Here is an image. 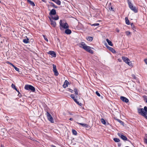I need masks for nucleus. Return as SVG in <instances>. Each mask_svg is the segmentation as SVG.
Segmentation results:
<instances>
[{"label":"nucleus","instance_id":"f257e3e1","mask_svg":"<svg viewBox=\"0 0 147 147\" xmlns=\"http://www.w3.org/2000/svg\"><path fill=\"white\" fill-rule=\"evenodd\" d=\"M60 27L61 29V28L65 29H67L69 28V26L67 23L64 21L61 20L59 22Z\"/></svg>","mask_w":147,"mask_h":147},{"label":"nucleus","instance_id":"f03ea898","mask_svg":"<svg viewBox=\"0 0 147 147\" xmlns=\"http://www.w3.org/2000/svg\"><path fill=\"white\" fill-rule=\"evenodd\" d=\"M80 45L81 46L80 47L83 48L87 51L91 53H93L92 50L90 49V47L87 46L84 42H81L80 44Z\"/></svg>","mask_w":147,"mask_h":147},{"label":"nucleus","instance_id":"7ed1b4c3","mask_svg":"<svg viewBox=\"0 0 147 147\" xmlns=\"http://www.w3.org/2000/svg\"><path fill=\"white\" fill-rule=\"evenodd\" d=\"M138 113L144 116L147 119V112H144V109L142 108H140L138 109Z\"/></svg>","mask_w":147,"mask_h":147},{"label":"nucleus","instance_id":"20e7f679","mask_svg":"<svg viewBox=\"0 0 147 147\" xmlns=\"http://www.w3.org/2000/svg\"><path fill=\"white\" fill-rule=\"evenodd\" d=\"M122 59L124 62L130 66H131L132 63L130 60L127 57H122Z\"/></svg>","mask_w":147,"mask_h":147},{"label":"nucleus","instance_id":"39448f33","mask_svg":"<svg viewBox=\"0 0 147 147\" xmlns=\"http://www.w3.org/2000/svg\"><path fill=\"white\" fill-rule=\"evenodd\" d=\"M24 88L26 90H31L33 92H34L35 90V88L33 86L30 85H25Z\"/></svg>","mask_w":147,"mask_h":147},{"label":"nucleus","instance_id":"423d86ee","mask_svg":"<svg viewBox=\"0 0 147 147\" xmlns=\"http://www.w3.org/2000/svg\"><path fill=\"white\" fill-rule=\"evenodd\" d=\"M128 4L129 7L131 10L134 11L135 13L137 12V10L136 9V7H135L134 6L132 3L128 1Z\"/></svg>","mask_w":147,"mask_h":147},{"label":"nucleus","instance_id":"0eeeda50","mask_svg":"<svg viewBox=\"0 0 147 147\" xmlns=\"http://www.w3.org/2000/svg\"><path fill=\"white\" fill-rule=\"evenodd\" d=\"M48 120L52 123H53L54 121L53 118L52 117L51 115L48 112L46 113Z\"/></svg>","mask_w":147,"mask_h":147},{"label":"nucleus","instance_id":"6e6552de","mask_svg":"<svg viewBox=\"0 0 147 147\" xmlns=\"http://www.w3.org/2000/svg\"><path fill=\"white\" fill-rule=\"evenodd\" d=\"M118 135L120 137L122 140H127V137L124 136L122 134L120 133H118Z\"/></svg>","mask_w":147,"mask_h":147},{"label":"nucleus","instance_id":"1a4fd4ad","mask_svg":"<svg viewBox=\"0 0 147 147\" xmlns=\"http://www.w3.org/2000/svg\"><path fill=\"white\" fill-rule=\"evenodd\" d=\"M121 99L123 102L127 103L129 102L128 99L125 97L124 96H121L120 97Z\"/></svg>","mask_w":147,"mask_h":147},{"label":"nucleus","instance_id":"9d476101","mask_svg":"<svg viewBox=\"0 0 147 147\" xmlns=\"http://www.w3.org/2000/svg\"><path fill=\"white\" fill-rule=\"evenodd\" d=\"M51 25L54 27H55L56 25V22L55 20H53V19H50Z\"/></svg>","mask_w":147,"mask_h":147},{"label":"nucleus","instance_id":"9b49d317","mask_svg":"<svg viewBox=\"0 0 147 147\" xmlns=\"http://www.w3.org/2000/svg\"><path fill=\"white\" fill-rule=\"evenodd\" d=\"M49 18L50 19H53V20H58L59 18V17L57 15L55 16H52L51 17H49Z\"/></svg>","mask_w":147,"mask_h":147},{"label":"nucleus","instance_id":"f8f14e48","mask_svg":"<svg viewBox=\"0 0 147 147\" xmlns=\"http://www.w3.org/2000/svg\"><path fill=\"white\" fill-rule=\"evenodd\" d=\"M56 11L55 9H52L50 11L49 14L50 15H55L56 14Z\"/></svg>","mask_w":147,"mask_h":147},{"label":"nucleus","instance_id":"ddd939ff","mask_svg":"<svg viewBox=\"0 0 147 147\" xmlns=\"http://www.w3.org/2000/svg\"><path fill=\"white\" fill-rule=\"evenodd\" d=\"M49 53L53 57H55L56 56V54L53 51H50L49 52Z\"/></svg>","mask_w":147,"mask_h":147},{"label":"nucleus","instance_id":"4468645a","mask_svg":"<svg viewBox=\"0 0 147 147\" xmlns=\"http://www.w3.org/2000/svg\"><path fill=\"white\" fill-rule=\"evenodd\" d=\"M69 82L67 80H65L64 82V84L63 85V87L64 88H65L68 86V83Z\"/></svg>","mask_w":147,"mask_h":147},{"label":"nucleus","instance_id":"2eb2a0df","mask_svg":"<svg viewBox=\"0 0 147 147\" xmlns=\"http://www.w3.org/2000/svg\"><path fill=\"white\" fill-rule=\"evenodd\" d=\"M65 33L67 34H69L71 32V30H70L67 29H66L65 30Z\"/></svg>","mask_w":147,"mask_h":147},{"label":"nucleus","instance_id":"dca6fc26","mask_svg":"<svg viewBox=\"0 0 147 147\" xmlns=\"http://www.w3.org/2000/svg\"><path fill=\"white\" fill-rule=\"evenodd\" d=\"M29 39L26 37V38L24 39L23 42L25 43H29Z\"/></svg>","mask_w":147,"mask_h":147},{"label":"nucleus","instance_id":"f3484780","mask_svg":"<svg viewBox=\"0 0 147 147\" xmlns=\"http://www.w3.org/2000/svg\"><path fill=\"white\" fill-rule=\"evenodd\" d=\"M106 40L107 42L108 43V44L109 45L111 46H113V44H112V42L111 41L109 40L108 39H107Z\"/></svg>","mask_w":147,"mask_h":147},{"label":"nucleus","instance_id":"a211bd4d","mask_svg":"<svg viewBox=\"0 0 147 147\" xmlns=\"http://www.w3.org/2000/svg\"><path fill=\"white\" fill-rule=\"evenodd\" d=\"M27 1L31 5L34 6H35V4L34 2L30 0H27Z\"/></svg>","mask_w":147,"mask_h":147},{"label":"nucleus","instance_id":"6ab92c4d","mask_svg":"<svg viewBox=\"0 0 147 147\" xmlns=\"http://www.w3.org/2000/svg\"><path fill=\"white\" fill-rule=\"evenodd\" d=\"M79 124L82 126L83 127H88V125L85 124V123H79Z\"/></svg>","mask_w":147,"mask_h":147},{"label":"nucleus","instance_id":"aec40b11","mask_svg":"<svg viewBox=\"0 0 147 147\" xmlns=\"http://www.w3.org/2000/svg\"><path fill=\"white\" fill-rule=\"evenodd\" d=\"M87 40L89 41H91L93 40V37L90 36H88L86 38Z\"/></svg>","mask_w":147,"mask_h":147},{"label":"nucleus","instance_id":"412c9836","mask_svg":"<svg viewBox=\"0 0 147 147\" xmlns=\"http://www.w3.org/2000/svg\"><path fill=\"white\" fill-rule=\"evenodd\" d=\"M58 5H60L61 4V1L59 0H55L54 1Z\"/></svg>","mask_w":147,"mask_h":147},{"label":"nucleus","instance_id":"4be33fe9","mask_svg":"<svg viewBox=\"0 0 147 147\" xmlns=\"http://www.w3.org/2000/svg\"><path fill=\"white\" fill-rule=\"evenodd\" d=\"M125 22L126 24L127 25L129 24V20L127 18L125 17Z\"/></svg>","mask_w":147,"mask_h":147},{"label":"nucleus","instance_id":"5701e85b","mask_svg":"<svg viewBox=\"0 0 147 147\" xmlns=\"http://www.w3.org/2000/svg\"><path fill=\"white\" fill-rule=\"evenodd\" d=\"M101 121L103 124L104 125H106V121L103 119L102 118L101 119Z\"/></svg>","mask_w":147,"mask_h":147},{"label":"nucleus","instance_id":"b1692460","mask_svg":"<svg viewBox=\"0 0 147 147\" xmlns=\"http://www.w3.org/2000/svg\"><path fill=\"white\" fill-rule=\"evenodd\" d=\"M74 101L78 105H79L81 106L82 105V103H80L76 99V100H74Z\"/></svg>","mask_w":147,"mask_h":147},{"label":"nucleus","instance_id":"393cba45","mask_svg":"<svg viewBox=\"0 0 147 147\" xmlns=\"http://www.w3.org/2000/svg\"><path fill=\"white\" fill-rule=\"evenodd\" d=\"M72 132L73 134L75 135H76L77 134V133L76 131V130H75L72 129Z\"/></svg>","mask_w":147,"mask_h":147},{"label":"nucleus","instance_id":"a878e982","mask_svg":"<svg viewBox=\"0 0 147 147\" xmlns=\"http://www.w3.org/2000/svg\"><path fill=\"white\" fill-rule=\"evenodd\" d=\"M113 140L116 142H119L120 141V140L117 138H115Z\"/></svg>","mask_w":147,"mask_h":147},{"label":"nucleus","instance_id":"bb28decb","mask_svg":"<svg viewBox=\"0 0 147 147\" xmlns=\"http://www.w3.org/2000/svg\"><path fill=\"white\" fill-rule=\"evenodd\" d=\"M74 91L75 92V94L76 95H78V90L76 88H75L74 89Z\"/></svg>","mask_w":147,"mask_h":147},{"label":"nucleus","instance_id":"cd10ccee","mask_svg":"<svg viewBox=\"0 0 147 147\" xmlns=\"http://www.w3.org/2000/svg\"><path fill=\"white\" fill-rule=\"evenodd\" d=\"M53 71H54L55 70H57V69H56V66L54 65H53Z\"/></svg>","mask_w":147,"mask_h":147},{"label":"nucleus","instance_id":"c85d7f7f","mask_svg":"<svg viewBox=\"0 0 147 147\" xmlns=\"http://www.w3.org/2000/svg\"><path fill=\"white\" fill-rule=\"evenodd\" d=\"M53 71L55 75L56 76H57L59 74V73H58V71H57V70H55Z\"/></svg>","mask_w":147,"mask_h":147},{"label":"nucleus","instance_id":"c756f323","mask_svg":"<svg viewBox=\"0 0 147 147\" xmlns=\"http://www.w3.org/2000/svg\"><path fill=\"white\" fill-rule=\"evenodd\" d=\"M109 49L113 53L115 52V50L111 47H109Z\"/></svg>","mask_w":147,"mask_h":147},{"label":"nucleus","instance_id":"7c9ffc66","mask_svg":"<svg viewBox=\"0 0 147 147\" xmlns=\"http://www.w3.org/2000/svg\"><path fill=\"white\" fill-rule=\"evenodd\" d=\"M118 121L121 124L123 125V122H122V121H121L120 120L117 119Z\"/></svg>","mask_w":147,"mask_h":147},{"label":"nucleus","instance_id":"2f4dec72","mask_svg":"<svg viewBox=\"0 0 147 147\" xmlns=\"http://www.w3.org/2000/svg\"><path fill=\"white\" fill-rule=\"evenodd\" d=\"M70 96L72 99H73L74 100L76 99L75 98V97L74 94H71Z\"/></svg>","mask_w":147,"mask_h":147},{"label":"nucleus","instance_id":"473e14b6","mask_svg":"<svg viewBox=\"0 0 147 147\" xmlns=\"http://www.w3.org/2000/svg\"><path fill=\"white\" fill-rule=\"evenodd\" d=\"M13 67L16 71H19V69L16 67L15 66H13Z\"/></svg>","mask_w":147,"mask_h":147},{"label":"nucleus","instance_id":"72a5a7b5","mask_svg":"<svg viewBox=\"0 0 147 147\" xmlns=\"http://www.w3.org/2000/svg\"><path fill=\"white\" fill-rule=\"evenodd\" d=\"M125 33H126V34L127 36H128V35H130L131 34V33L130 32L127 31H126L125 32Z\"/></svg>","mask_w":147,"mask_h":147},{"label":"nucleus","instance_id":"f704fd0d","mask_svg":"<svg viewBox=\"0 0 147 147\" xmlns=\"http://www.w3.org/2000/svg\"><path fill=\"white\" fill-rule=\"evenodd\" d=\"M43 36L44 38V39L47 42L48 41V40L47 38L44 35H43Z\"/></svg>","mask_w":147,"mask_h":147},{"label":"nucleus","instance_id":"c9c22d12","mask_svg":"<svg viewBox=\"0 0 147 147\" xmlns=\"http://www.w3.org/2000/svg\"><path fill=\"white\" fill-rule=\"evenodd\" d=\"M99 25V24L98 23H95L94 24H93L91 25L92 26H98Z\"/></svg>","mask_w":147,"mask_h":147},{"label":"nucleus","instance_id":"e433bc0d","mask_svg":"<svg viewBox=\"0 0 147 147\" xmlns=\"http://www.w3.org/2000/svg\"><path fill=\"white\" fill-rule=\"evenodd\" d=\"M14 89H16V86H15V85H14V84H12V85H11V86Z\"/></svg>","mask_w":147,"mask_h":147},{"label":"nucleus","instance_id":"4c0bfd02","mask_svg":"<svg viewBox=\"0 0 147 147\" xmlns=\"http://www.w3.org/2000/svg\"><path fill=\"white\" fill-rule=\"evenodd\" d=\"M51 5L55 8H57V7L56 6H55L53 3H51Z\"/></svg>","mask_w":147,"mask_h":147},{"label":"nucleus","instance_id":"58836bf2","mask_svg":"<svg viewBox=\"0 0 147 147\" xmlns=\"http://www.w3.org/2000/svg\"><path fill=\"white\" fill-rule=\"evenodd\" d=\"M144 142L146 143L147 144V136H146L144 138Z\"/></svg>","mask_w":147,"mask_h":147},{"label":"nucleus","instance_id":"ea45409f","mask_svg":"<svg viewBox=\"0 0 147 147\" xmlns=\"http://www.w3.org/2000/svg\"><path fill=\"white\" fill-rule=\"evenodd\" d=\"M96 95L98 96H100V94H99V93L98 91H96Z\"/></svg>","mask_w":147,"mask_h":147},{"label":"nucleus","instance_id":"a19ab883","mask_svg":"<svg viewBox=\"0 0 147 147\" xmlns=\"http://www.w3.org/2000/svg\"><path fill=\"white\" fill-rule=\"evenodd\" d=\"M144 110L145 111V112H147V107H145L144 108Z\"/></svg>","mask_w":147,"mask_h":147},{"label":"nucleus","instance_id":"79ce46f5","mask_svg":"<svg viewBox=\"0 0 147 147\" xmlns=\"http://www.w3.org/2000/svg\"><path fill=\"white\" fill-rule=\"evenodd\" d=\"M7 63H9V64H10V65H12L13 67V66H14V65H13L12 63H11L9 62V61H8V62H7Z\"/></svg>","mask_w":147,"mask_h":147},{"label":"nucleus","instance_id":"37998d69","mask_svg":"<svg viewBox=\"0 0 147 147\" xmlns=\"http://www.w3.org/2000/svg\"><path fill=\"white\" fill-rule=\"evenodd\" d=\"M69 91L71 92H72L73 91V90H72V89H70V88H69Z\"/></svg>","mask_w":147,"mask_h":147},{"label":"nucleus","instance_id":"c03bdc74","mask_svg":"<svg viewBox=\"0 0 147 147\" xmlns=\"http://www.w3.org/2000/svg\"><path fill=\"white\" fill-rule=\"evenodd\" d=\"M144 61L145 63L147 64V59H145L144 60Z\"/></svg>","mask_w":147,"mask_h":147},{"label":"nucleus","instance_id":"a18cd8bd","mask_svg":"<svg viewBox=\"0 0 147 147\" xmlns=\"http://www.w3.org/2000/svg\"><path fill=\"white\" fill-rule=\"evenodd\" d=\"M133 23H132L131 24V27H132V28H133V29H134V28H135V26H134V25H133Z\"/></svg>","mask_w":147,"mask_h":147},{"label":"nucleus","instance_id":"49530a36","mask_svg":"<svg viewBox=\"0 0 147 147\" xmlns=\"http://www.w3.org/2000/svg\"><path fill=\"white\" fill-rule=\"evenodd\" d=\"M118 60L119 61L121 62V60L120 59H118Z\"/></svg>","mask_w":147,"mask_h":147},{"label":"nucleus","instance_id":"de8ad7c7","mask_svg":"<svg viewBox=\"0 0 147 147\" xmlns=\"http://www.w3.org/2000/svg\"><path fill=\"white\" fill-rule=\"evenodd\" d=\"M132 76L134 78H135L136 77L135 76L134 74L132 75Z\"/></svg>","mask_w":147,"mask_h":147},{"label":"nucleus","instance_id":"09e8293b","mask_svg":"<svg viewBox=\"0 0 147 147\" xmlns=\"http://www.w3.org/2000/svg\"><path fill=\"white\" fill-rule=\"evenodd\" d=\"M17 92H18L19 93H20L19 92L18 90L16 88V89H15Z\"/></svg>","mask_w":147,"mask_h":147},{"label":"nucleus","instance_id":"8fccbe9b","mask_svg":"<svg viewBox=\"0 0 147 147\" xmlns=\"http://www.w3.org/2000/svg\"><path fill=\"white\" fill-rule=\"evenodd\" d=\"M69 120H71V121H72L73 120V119L72 118H70L69 119Z\"/></svg>","mask_w":147,"mask_h":147},{"label":"nucleus","instance_id":"3c124183","mask_svg":"<svg viewBox=\"0 0 147 147\" xmlns=\"http://www.w3.org/2000/svg\"><path fill=\"white\" fill-rule=\"evenodd\" d=\"M117 32H119V30L118 29V30H117Z\"/></svg>","mask_w":147,"mask_h":147},{"label":"nucleus","instance_id":"603ef678","mask_svg":"<svg viewBox=\"0 0 147 147\" xmlns=\"http://www.w3.org/2000/svg\"><path fill=\"white\" fill-rule=\"evenodd\" d=\"M52 147H56L55 146H54V145H52Z\"/></svg>","mask_w":147,"mask_h":147},{"label":"nucleus","instance_id":"864d4df0","mask_svg":"<svg viewBox=\"0 0 147 147\" xmlns=\"http://www.w3.org/2000/svg\"><path fill=\"white\" fill-rule=\"evenodd\" d=\"M113 8L112 7H111V9H110L111 10Z\"/></svg>","mask_w":147,"mask_h":147},{"label":"nucleus","instance_id":"5fc2aeb1","mask_svg":"<svg viewBox=\"0 0 147 147\" xmlns=\"http://www.w3.org/2000/svg\"><path fill=\"white\" fill-rule=\"evenodd\" d=\"M1 147H4L3 146L1 145Z\"/></svg>","mask_w":147,"mask_h":147},{"label":"nucleus","instance_id":"6e6d98bb","mask_svg":"<svg viewBox=\"0 0 147 147\" xmlns=\"http://www.w3.org/2000/svg\"><path fill=\"white\" fill-rule=\"evenodd\" d=\"M51 0L54 2L55 1V0Z\"/></svg>","mask_w":147,"mask_h":147},{"label":"nucleus","instance_id":"4d7b16f0","mask_svg":"<svg viewBox=\"0 0 147 147\" xmlns=\"http://www.w3.org/2000/svg\"><path fill=\"white\" fill-rule=\"evenodd\" d=\"M42 1H44V0H42Z\"/></svg>","mask_w":147,"mask_h":147},{"label":"nucleus","instance_id":"13d9d810","mask_svg":"<svg viewBox=\"0 0 147 147\" xmlns=\"http://www.w3.org/2000/svg\"><path fill=\"white\" fill-rule=\"evenodd\" d=\"M1 3V1H0V3Z\"/></svg>","mask_w":147,"mask_h":147}]
</instances>
